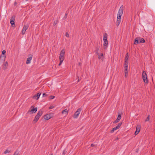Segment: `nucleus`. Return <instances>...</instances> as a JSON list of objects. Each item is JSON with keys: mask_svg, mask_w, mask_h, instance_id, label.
Segmentation results:
<instances>
[{"mask_svg": "<svg viewBox=\"0 0 155 155\" xmlns=\"http://www.w3.org/2000/svg\"><path fill=\"white\" fill-rule=\"evenodd\" d=\"M65 54V51L64 49L62 50L61 51L59 56L60 63L58 64L59 66H60L63 61L64 60V55Z\"/></svg>", "mask_w": 155, "mask_h": 155, "instance_id": "f257e3e1", "label": "nucleus"}, {"mask_svg": "<svg viewBox=\"0 0 155 155\" xmlns=\"http://www.w3.org/2000/svg\"><path fill=\"white\" fill-rule=\"evenodd\" d=\"M107 35L106 33H105L104 34V38L103 40L104 41V49H106L108 46V41L107 40Z\"/></svg>", "mask_w": 155, "mask_h": 155, "instance_id": "f03ea898", "label": "nucleus"}, {"mask_svg": "<svg viewBox=\"0 0 155 155\" xmlns=\"http://www.w3.org/2000/svg\"><path fill=\"white\" fill-rule=\"evenodd\" d=\"M124 11V6L122 5L120 7L117 13V18L121 19V17Z\"/></svg>", "mask_w": 155, "mask_h": 155, "instance_id": "7ed1b4c3", "label": "nucleus"}, {"mask_svg": "<svg viewBox=\"0 0 155 155\" xmlns=\"http://www.w3.org/2000/svg\"><path fill=\"white\" fill-rule=\"evenodd\" d=\"M145 42L144 39L141 38H136L134 41V44L136 45L137 44L144 43Z\"/></svg>", "mask_w": 155, "mask_h": 155, "instance_id": "20e7f679", "label": "nucleus"}, {"mask_svg": "<svg viewBox=\"0 0 155 155\" xmlns=\"http://www.w3.org/2000/svg\"><path fill=\"white\" fill-rule=\"evenodd\" d=\"M43 114V111L42 110H40L38 111L35 116L34 119L33 120V121H35V122H36L39 119V117L42 115Z\"/></svg>", "mask_w": 155, "mask_h": 155, "instance_id": "39448f33", "label": "nucleus"}, {"mask_svg": "<svg viewBox=\"0 0 155 155\" xmlns=\"http://www.w3.org/2000/svg\"><path fill=\"white\" fill-rule=\"evenodd\" d=\"M142 78L144 83H147L148 81L147 80V74L146 71H143L142 73Z\"/></svg>", "mask_w": 155, "mask_h": 155, "instance_id": "423d86ee", "label": "nucleus"}, {"mask_svg": "<svg viewBox=\"0 0 155 155\" xmlns=\"http://www.w3.org/2000/svg\"><path fill=\"white\" fill-rule=\"evenodd\" d=\"M37 110V107H35L34 106H31V108L29 109L28 110V113L32 112V113H35L36 112Z\"/></svg>", "mask_w": 155, "mask_h": 155, "instance_id": "0eeeda50", "label": "nucleus"}, {"mask_svg": "<svg viewBox=\"0 0 155 155\" xmlns=\"http://www.w3.org/2000/svg\"><path fill=\"white\" fill-rule=\"evenodd\" d=\"M81 110V108L78 109L74 115V116H73L74 117V118H77L78 117Z\"/></svg>", "mask_w": 155, "mask_h": 155, "instance_id": "6e6552de", "label": "nucleus"}, {"mask_svg": "<svg viewBox=\"0 0 155 155\" xmlns=\"http://www.w3.org/2000/svg\"><path fill=\"white\" fill-rule=\"evenodd\" d=\"M99 50V46L97 45L96 46L95 48V50L94 51L95 52L97 55H98V59H101V57L100 54L98 51Z\"/></svg>", "mask_w": 155, "mask_h": 155, "instance_id": "1a4fd4ad", "label": "nucleus"}, {"mask_svg": "<svg viewBox=\"0 0 155 155\" xmlns=\"http://www.w3.org/2000/svg\"><path fill=\"white\" fill-rule=\"evenodd\" d=\"M28 25H25L23 28L22 31V34L24 35L25 33L26 30L28 29Z\"/></svg>", "mask_w": 155, "mask_h": 155, "instance_id": "9d476101", "label": "nucleus"}, {"mask_svg": "<svg viewBox=\"0 0 155 155\" xmlns=\"http://www.w3.org/2000/svg\"><path fill=\"white\" fill-rule=\"evenodd\" d=\"M15 17L13 16L11 18L10 21V23L12 27H15Z\"/></svg>", "mask_w": 155, "mask_h": 155, "instance_id": "9b49d317", "label": "nucleus"}, {"mask_svg": "<svg viewBox=\"0 0 155 155\" xmlns=\"http://www.w3.org/2000/svg\"><path fill=\"white\" fill-rule=\"evenodd\" d=\"M141 126L140 125H138L137 126L136 128V130L135 132V135H137V134L140 131Z\"/></svg>", "mask_w": 155, "mask_h": 155, "instance_id": "f8f14e48", "label": "nucleus"}, {"mask_svg": "<svg viewBox=\"0 0 155 155\" xmlns=\"http://www.w3.org/2000/svg\"><path fill=\"white\" fill-rule=\"evenodd\" d=\"M30 56L28 57L27 59L26 62V64H29L30 63V61L32 59V56L31 55H30Z\"/></svg>", "mask_w": 155, "mask_h": 155, "instance_id": "ddd939ff", "label": "nucleus"}, {"mask_svg": "<svg viewBox=\"0 0 155 155\" xmlns=\"http://www.w3.org/2000/svg\"><path fill=\"white\" fill-rule=\"evenodd\" d=\"M44 119L46 120H48L51 118V114H47L44 116Z\"/></svg>", "mask_w": 155, "mask_h": 155, "instance_id": "4468645a", "label": "nucleus"}, {"mask_svg": "<svg viewBox=\"0 0 155 155\" xmlns=\"http://www.w3.org/2000/svg\"><path fill=\"white\" fill-rule=\"evenodd\" d=\"M41 93H38L36 95L34 96L33 97V98H35V97H37L36 99L37 100H38L39 97L40 95L41 94Z\"/></svg>", "mask_w": 155, "mask_h": 155, "instance_id": "2eb2a0df", "label": "nucleus"}, {"mask_svg": "<svg viewBox=\"0 0 155 155\" xmlns=\"http://www.w3.org/2000/svg\"><path fill=\"white\" fill-rule=\"evenodd\" d=\"M8 65V62L7 61H6L5 62V63L4 64L3 66V69L4 70L6 69L7 68Z\"/></svg>", "mask_w": 155, "mask_h": 155, "instance_id": "dca6fc26", "label": "nucleus"}, {"mask_svg": "<svg viewBox=\"0 0 155 155\" xmlns=\"http://www.w3.org/2000/svg\"><path fill=\"white\" fill-rule=\"evenodd\" d=\"M128 68H124L125 77H127L128 75Z\"/></svg>", "mask_w": 155, "mask_h": 155, "instance_id": "f3484780", "label": "nucleus"}, {"mask_svg": "<svg viewBox=\"0 0 155 155\" xmlns=\"http://www.w3.org/2000/svg\"><path fill=\"white\" fill-rule=\"evenodd\" d=\"M62 114H65L66 116L68 114V110L67 109H65L64 110L62 111Z\"/></svg>", "mask_w": 155, "mask_h": 155, "instance_id": "a211bd4d", "label": "nucleus"}, {"mask_svg": "<svg viewBox=\"0 0 155 155\" xmlns=\"http://www.w3.org/2000/svg\"><path fill=\"white\" fill-rule=\"evenodd\" d=\"M121 19H119V18H117V23H116V25L117 26H118L121 22Z\"/></svg>", "mask_w": 155, "mask_h": 155, "instance_id": "6ab92c4d", "label": "nucleus"}, {"mask_svg": "<svg viewBox=\"0 0 155 155\" xmlns=\"http://www.w3.org/2000/svg\"><path fill=\"white\" fill-rule=\"evenodd\" d=\"M118 129V128H117V127L116 126L115 127H114L112 129V130H111V131H110V133H112L113 132H114V131L117 130V129Z\"/></svg>", "mask_w": 155, "mask_h": 155, "instance_id": "aec40b11", "label": "nucleus"}, {"mask_svg": "<svg viewBox=\"0 0 155 155\" xmlns=\"http://www.w3.org/2000/svg\"><path fill=\"white\" fill-rule=\"evenodd\" d=\"M121 117V115L120 114L118 115L117 119L119 121L120 120Z\"/></svg>", "mask_w": 155, "mask_h": 155, "instance_id": "412c9836", "label": "nucleus"}, {"mask_svg": "<svg viewBox=\"0 0 155 155\" xmlns=\"http://www.w3.org/2000/svg\"><path fill=\"white\" fill-rule=\"evenodd\" d=\"M124 68H127L128 67V63L124 62Z\"/></svg>", "mask_w": 155, "mask_h": 155, "instance_id": "4be33fe9", "label": "nucleus"}, {"mask_svg": "<svg viewBox=\"0 0 155 155\" xmlns=\"http://www.w3.org/2000/svg\"><path fill=\"white\" fill-rule=\"evenodd\" d=\"M10 151L8 150L7 149H6V150L4 151V153L5 154H6L7 153H10Z\"/></svg>", "mask_w": 155, "mask_h": 155, "instance_id": "5701e85b", "label": "nucleus"}, {"mask_svg": "<svg viewBox=\"0 0 155 155\" xmlns=\"http://www.w3.org/2000/svg\"><path fill=\"white\" fill-rule=\"evenodd\" d=\"M19 154V152L18 150H16L15 152L13 154V155H18Z\"/></svg>", "mask_w": 155, "mask_h": 155, "instance_id": "b1692460", "label": "nucleus"}, {"mask_svg": "<svg viewBox=\"0 0 155 155\" xmlns=\"http://www.w3.org/2000/svg\"><path fill=\"white\" fill-rule=\"evenodd\" d=\"M122 125V123H120L118 124L116 126L118 129Z\"/></svg>", "mask_w": 155, "mask_h": 155, "instance_id": "393cba45", "label": "nucleus"}, {"mask_svg": "<svg viewBox=\"0 0 155 155\" xmlns=\"http://www.w3.org/2000/svg\"><path fill=\"white\" fill-rule=\"evenodd\" d=\"M150 120V115H148L147 118L146 119L145 121H148L149 120Z\"/></svg>", "mask_w": 155, "mask_h": 155, "instance_id": "a878e982", "label": "nucleus"}, {"mask_svg": "<svg viewBox=\"0 0 155 155\" xmlns=\"http://www.w3.org/2000/svg\"><path fill=\"white\" fill-rule=\"evenodd\" d=\"M58 22V21L55 20L54 22V24H53L54 25H56L57 24Z\"/></svg>", "mask_w": 155, "mask_h": 155, "instance_id": "bb28decb", "label": "nucleus"}, {"mask_svg": "<svg viewBox=\"0 0 155 155\" xmlns=\"http://www.w3.org/2000/svg\"><path fill=\"white\" fill-rule=\"evenodd\" d=\"M55 97V96L53 95L50 96L49 97V98L50 99H53Z\"/></svg>", "mask_w": 155, "mask_h": 155, "instance_id": "cd10ccee", "label": "nucleus"}, {"mask_svg": "<svg viewBox=\"0 0 155 155\" xmlns=\"http://www.w3.org/2000/svg\"><path fill=\"white\" fill-rule=\"evenodd\" d=\"M128 58H129L128 54V53H127L126 55L125 58L128 59Z\"/></svg>", "mask_w": 155, "mask_h": 155, "instance_id": "c85d7f7f", "label": "nucleus"}, {"mask_svg": "<svg viewBox=\"0 0 155 155\" xmlns=\"http://www.w3.org/2000/svg\"><path fill=\"white\" fill-rule=\"evenodd\" d=\"M119 121L117 119L116 120L114 121L113 123L115 124L118 122Z\"/></svg>", "mask_w": 155, "mask_h": 155, "instance_id": "c756f323", "label": "nucleus"}, {"mask_svg": "<svg viewBox=\"0 0 155 155\" xmlns=\"http://www.w3.org/2000/svg\"><path fill=\"white\" fill-rule=\"evenodd\" d=\"M128 59L125 58L124 62L128 63Z\"/></svg>", "mask_w": 155, "mask_h": 155, "instance_id": "7c9ffc66", "label": "nucleus"}, {"mask_svg": "<svg viewBox=\"0 0 155 155\" xmlns=\"http://www.w3.org/2000/svg\"><path fill=\"white\" fill-rule=\"evenodd\" d=\"M65 36L67 37H69V35L68 32H66L65 34Z\"/></svg>", "mask_w": 155, "mask_h": 155, "instance_id": "2f4dec72", "label": "nucleus"}, {"mask_svg": "<svg viewBox=\"0 0 155 155\" xmlns=\"http://www.w3.org/2000/svg\"><path fill=\"white\" fill-rule=\"evenodd\" d=\"M48 96V95L46 93H43V96L44 97H46Z\"/></svg>", "mask_w": 155, "mask_h": 155, "instance_id": "473e14b6", "label": "nucleus"}, {"mask_svg": "<svg viewBox=\"0 0 155 155\" xmlns=\"http://www.w3.org/2000/svg\"><path fill=\"white\" fill-rule=\"evenodd\" d=\"M6 53V51L5 50H3L2 51V54L3 55H5Z\"/></svg>", "mask_w": 155, "mask_h": 155, "instance_id": "72a5a7b5", "label": "nucleus"}, {"mask_svg": "<svg viewBox=\"0 0 155 155\" xmlns=\"http://www.w3.org/2000/svg\"><path fill=\"white\" fill-rule=\"evenodd\" d=\"M54 106H51L49 107V109H51L53 108H54Z\"/></svg>", "mask_w": 155, "mask_h": 155, "instance_id": "f704fd0d", "label": "nucleus"}, {"mask_svg": "<svg viewBox=\"0 0 155 155\" xmlns=\"http://www.w3.org/2000/svg\"><path fill=\"white\" fill-rule=\"evenodd\" d=\"M67 13H66L64 18H67Z\"/></svg>", "mask_w": 155, "mask_h": 155, "instance_id": "c9c22d12", "label": "nucleus"}, {"mask_svg": "<svg viewBox=\"0 0 155 155\" xmlns=\"http://www.w3.org/2000/svg\"><path fill=\"white\" fill-rule=\"evenodd\" d=\"M103 53H101V54L100 55V57H102L103 56Z\"/></svg>", "mask_w": 155, "mask_h": 155, "instance_id": "e433bc0d", "label": "nucleus"}, {"mask_svg": "<svg viewBox=\"0 0 155 155\" xmlns=\"http://www.w3.org/2000/svg\"><path fill=\"white\" fill-rule=\"evenodd\" d=\"M91 147H93L95 146V145H94L93 144H91Z\"/></svg>", "mask_w": 155, "mask_h": 155, "instance_id": "4c0bfd02", "label": "nucleus"}, {"mask_svg": "<svg viewBox=\"0 0 155 155\" xmlns=\"http://www.w3.org/2000/svg\"><path fill=\"white\" fill-rule=\"evenodd\" d=\"M65 150H64V151H63V153H62L63 155L65 154Z\"/></svg>", "mask_w": 155, "mask_h": 155, "instance_id": "58836bf2", "label": "nucleus"}, {"mask_svg": "<svg viewBox=\"0 0 155 155\" xmlns=\"http://www.w3.org/2000/svg\"><path fill=\"white\" fill-rule=\"evenodd\" d=\"M118 137H117L116 139H115V140H117L118 139Z\"/></svg>", "mask_w": 155, "mask_h": 155, "instance_id": "ea45409f", "label": "nucleus"}, {"mask_svg": "<svg viewBox=\"0 0 155 155\" xmlns=\"http://www.w3.org/2000/svg\"><path fill=\"white\" fill-rule=\"evenodd\" d=\"M80 64V63H79V64Z\"/></svg>", "mask_w": 155, "mask_h": 155, "instance_id": "a19ab883", "label": "nucleus"}, {"mask_svg": "<svg viewBox=\"0 0 155 155\" xmlns=\"http://www.w3.org/2000/svg\"><path fill=\"white\" fill-rule=\"evenodd\" d=\"M78 82H79V80H78Z\"/></svg>", "mask_w": 155, "mask_h": 155, "instance_id": "79ce46f5", "label": "nucleus"}, {"mask_svg": "<svg viewBox=\"0 0 155 155\" xmlns=\"http://www.w3.org/2000/svg\"><path fill=\"white\" fill-rule=\"evenodd\" d=\"M52 155V154H51V155Z\"/></svg>", "mask_w": 155, "mask_h": 155, "instance_id": "37998d69", "label": "nucleus"}]
</instances>
